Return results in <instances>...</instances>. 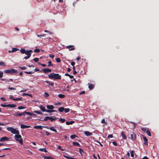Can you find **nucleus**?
I'll return each mask as SVG.
<instances>
[{
	"instance_id": "obj_61",
	"label": "nucleus",
	"mask_w": 159,
	"mask_h": 159,
	"mask_svg": "<svg viewBox=\"0 0 159 159\" xmlns=\"http://www.w3.org/2000/svg\"><path fill=\"white\" fill-rule=\"evenodd\" d=\"M112 144L115 146H117V143L115 141H113L112 142Z\"/></svg>"
},
{
	"instance_id": "obj_30",
	"label": "nucleus",
	"mask_w": 159,
	"mask_h": 159,
	"mask_svg": "<svg viewBox=\"0 0 159 159\" xmlns=\"http://www.w3.org/2000/svg\"><path fill=\"white\" fill-rule=\"evenodd\" d=\"M34 113H37L38 114H43L40 111L36 110V111H34Z\"/></svg>"
},
{
	"instance_id": "obj_53",
	"label": "nucleus",
	"mask_w": 159,
	"mask_h": 159,
	"mask_svg": "<svg viewBox=\"0 0 159 159\" xmlns=\"http://www.w3.org/2000/svg\"><path fill=\"white\" fill-rule=\"evenodd\" d=\"M3 76V73L2 71H0V78H1Z\"/></svg>"
},
{
	"instance_id": "obj_1",
	"label": "nucleus",
	"mask_w": 159,
	"mask_h": 159,
	"mask_svg": "<svg viewBox=\"0 0 159 159\" xmlns=\"http://www.w3.org/2000/svg\"><path fill=\"white\" fill-rule=\"evenodd\" d=\"M48 78L50 79H53L55 80H60L61 76L58 74L52 73L48 76Z\"/></svg>"
},
{
	"instance_id": "obj_20",
	"label": "nucleus",
	"mask_w": 159,
	"mask_h": 159,
	"mask_svg": "<svg viewBox=\"0 0 159 159\" xmlns=\"http://www.w3.org/2000/svg\"><path fill=\"white\" fill-rule=\"evenodd\" d=\"M16 107V105L13 104H8L7 107H10L11 108H13Z\"/></svg>"
},
{
	"instance_id": "obj_6",
	"label": "nucleus",
	"mask_w": 159,
	"mask_h": 159,
	"mask_svg": "<svg viewBox=\"0 0 159 159\" xmlns=\"http://www.w3.org/2000/svg\"><path fill=\"white\" fill-rule=\"evenodd\" d=\"M13 115L16 117L21 116V113H20L19 111H18L17 112H15V113L13 114Z\"/></svg>"
},
{
	"instance_id": "obj_36",
	"label": "nucleus",
	"mask_w": 159,
	"mask_h": 159,
	"mask_svg": "<svg viewBox=\"0 0 159 159\" xmlns=\"http://www.w3.org/2000/svg\"><path fill=\"white\" fill-rule=\"evenodd\" d=\"M13 129V128L11 127H8L7 128V130L10 131L11 132Z\"/></svg>"
},
{
	"instance_id": "obj_51",
	"label": "nucleus",
	"mask_w": 159,
	"mask_h": 159,
	"mask_svg": "<svg viewBox=\"0 0 159 159\" xmlns=\"http://www.w3.org/2000/svg\"><path fill=\"white\" fill-rule=\"evenodd\" d=\"M44 32H47V33H48L49 34H53V33L51 31H48V30H44Z\"/></svg>"
},
{
	"instance_id": "obj_5",
	"label": "nucleus",
	"mask_w": 159,
	"mask_h": 159,
	"mask_svg": "<svg viewBox=\"0 0 159 159\" xmlns=\"http://www.w3.org/2000/svg\"><path fill=\"white\" fill-rule=\"evenodd\" d=\"M9 139L6 137H3L1 138L0 140L1 142H4L5 141H7L9 140Z\"/></svg>"
},
{
	"instance_id": "obj_27",
	"label": "nucleus",
	"mask_w": 159,
	"mask_h": 159,
	"mask_svg": "<svg viewBox=\"0 0 159 159\" xmlns=\"http://www.w3.org/2000/svg\"><path fill=\"white\" fill-rule=\"evenodd\" d=\"M50 117H49V116H46L45 117V118L43 119V120H40L42 121H47L48 120H49L50 119Z\"/></svg>"
},
{
	"instance_id": "obj_38",
	"label": "nucleus",
	"mask_w": 159,
	"mask_h": 159,
	"mask_svg": "<svg viewBox=\"0 0 159 159\" xmlns=\"http://www.w3.org/2000/svg\"><path fill=\"white\" fill-rule=\"evenodd\" d=\"M22 95L23 96H28L30 97H31L32 96V95L31 94H29V93H23L22 94Z\"/></svg>"
},
{
	"instance_id": "obj_50",
	"label": "nucleus",
	"mask_w": 159,
	"mask_h": 159,
	"mask_svg": "<svg viewBox=\"0 0 159 159\" xmlns=\"http://www.w3.org/2000/svg\"><path fill=\"white\" fill-rule=\"evenodd\" d=\"M25 113L27 115L31 116L32 113H31L30 112H27L26 111H25Z\"/></svg>"
},
{
	"instance_id": "obj_52",
	"label": "nucleus",
	"mask_w": 159,
	"mask_h": 159,
	"mask_svg": "<svg viewBox=\"0 0 159 159\" xmlns=\"http://www.w3.org/2000/svg\"><path fill=\"white\" fill-rule=\"evenodd\" d=\"M39 60V59L38 58H35L33 59V60L34 61V62H37Z\"/></svg>"
},
{
	"instance_id": "obj_37",
	"label": "nucleus",
	"mask_w": 159,
	"mask_h": 159,
	"mask_svg": "<svg viewBox=\"0 0 159 159\" xmlns=\"http://www.w3.org/2000/svg\"><path fill=\"white\" fill-rule=\"evenodd\" d=\"M57 118H52L51 117H50L49 120H51V121H55L57 119Z\"/></svg>"
},
{
	"instance_id": "obj_8",
	"label": "nucleus",
	"mask_w": 159,
	"mask_h": 159,
	"mask_svg": "<svg viewBox=\"0 0 159 159\" xmlns=\"http://www.w3.org/2000/svg\"><path fill=\"white\" fill-rule=\"evenodd\" d=\"M32 52V51L31 50H27L26 51L25 54L27 56L30 57L31 55V52Z\"/></svg>"
},
{
	"instance_id": "obj_46",
	"label": "nucleus",
	"mask_w": 159,
	"mask_h": 159,
	"mask_svg": "<svg viewBox=\"0 0 159 159\" xmlns=\"http://www.w3.org/2000/svg\"><path fill=\"white\" fill-rule=\"evenodd\" d=\"M25 108V107L23 106H19L18 107V109L19 110L24 109Z\"/></svg>"
},
{
	"instance_id": "obj_26",
	"label": "nucleus",
	"mask_w": 159,
	"mask_h": 159,
	"mask_svg": "<svg viewBox=\"0 0 159 159\" xmlns=\"http://www.w3.org/2000/svg\"><path fill=\"white\" fill-rule=\"evenodd\" d=\"M39 150L41 152H47V151L45 148H40L39 149Z\"/></svg>"
},
{
	"instance_id": "obj_4",
	"label": "nucleus",
	"mask_w": 159,
	"mask_h": 159,
	"mask_svg": "<svg viewBox=\"0 0 159 159\" xmlns=\"http://www.w3.org/2000/svg\"><path fill=\"white\" fill-rule=\"evenodd\" d=\"M52 71V70L49 68H45L42 69L40 70V72H43L45 73H47L49 72H51Z\"/></svg>"
},
{
	"instance_id": "obj_3",
	"label": "nucleus",
	"mask_w": 159,
	"mask_h": 159,
	"mask_svg": "<svg viewBox=\"0 0 159 159\" xmlns=\"http://www.w3.org/2000/svg\"><path fill=\"white\" fill-rule=\"evenodd\" d=\"M4 72L5 73L13 74L14 73H16L17 72V70L13 69H11L7 70L4 71Z\"/></svg>"
},
{
	"instance_id": "obj_14",
	"label": "nucleus",
	"mask_w": 159,
	"mask_h": 159,
	"mask_svg": "<svg viewBox=\"0 0 159 159\" xmlns=\"http://www.w3.org/2000/svg\"><path fill=\"white\" fill-rule=\"evenodd\" d=\"M43 127H46L45 126H42L41 125L35 126L34 127V128L35 129H42Z\"/></svg>"
},
{
	"instance_id": "obj_22",
	"label": "nucleus",
	"mask_w": 159,
	"mask_h": 159,
	"mask_svg": "<svg viewBox=\"0 0 159 159\" xmlns=\"http://www.w3.org/2000/svg\"><path fill=\"white\" fill-rule=\"evenodd\" d=\"M94 85L93 84H91L89 86V88L90 89L92 90L94 87Z\"/></svg>"
},
{
	"instance_id": "obj_24",
	"label": "nucleus",
	"mask_w": 159,
	"mask_h": 159,
	"mask_svg": "<svg viewBox=\"0 0 159 159\" xmlns=\"http://www.w3.org/2000/svg\"><path fill=\"white\" fill-rule=\"evenodd\" d=\"M65 109V108L63 107H61L58 109V111L60 112H62Z\"/></svg>"
},
{
	"instance_id": "obj_11",
	"label": "nucleus",
	"mask_w": 159,
	"mask_h": 159,
	"mask_svg": "<svg viewBox=\"0 0 159 159\" xmlns=\"http://www.w3.org/2000/svg\"><path fill=\"white\" fill-rule=\"evenodd\" d=\"M121 135L122 136V139H126V137L125 134V132L123 131H122L121 132Z\"/></svg>"
},
{
	"instance_id": "obj_40",
	"label": "nucleus",
	"mask_w": 159,
	"mask_h": 159,
	"mask_svg": "<svg viewBox=\"0 0 159 159\" xmlns=\"http://www.w3.org/2000/svg\"><path fill=\"white\" fill-rule=\"evenodd\" d=\"M22 98H14V99H13L14 101H19V100H21L22 101Z\"/></svg>"
},
{
	"instance_id": "obj_47",
	"label": "nucleus",
	"mask_w": 159,
	"mask_h": 159,
	"mask_svg": "<svg viewBox=\"0 0 159 159\" xmlns=\"http://www.w3.org/2000/svg\"><path fill=\"white\" fill-rule=\"evenodd\" d=\"M59 120V121H61L62 123H64L66 121V120L64 119L60 118Z\"/></svg>"
},
{
	"instance_id": "obj_33",
	"label": "nucleus",
	"mask_w": 159,
	"mask_h": 159,
	"mask_svg": "<svg viewBox=\"0 0 159 159\" xmlns=\"http://www.w3.org/2000/svg\"><path fill=\"white\" fill-rule=\"evenodd\" d=\"M148 129V128H142L141 129V130L144 132H146V131H147Z\"/></svg>"
},
{
	"instance_id": "obj_57",
	"label": "nucleus",
	"mask_w": 159,
	"mask_h": 159,
	"mask_svg": "<svg viewBox=\"0 0 159 159\" xmlns=\"http://www.w3.org/2000/svg\"><path fill=\"white\" fill-rule=\"evenodd\" d=\"M8 89L10 90H15L16 89L14 88L9 87H8Z\"/></svg>"
},
{
	"instance_id": "obj_17",
	"label": "nucleus",
	"mask_w": 159,
	"mask_h": 159,
	"mask_svg": "<svg viewBox=\"0 0 159 159\" xmlns=\"http://www.w3.org/2000/svg\"><path fill=\"white\" fill-rule=\"evenodd\" d=\"M46 83L48 84L49 85L51 86H53L54 85V83H51L50 81H45Z\"/></svg>"
},
{
	"instance_id": "obj_25",
	"label": "nucleus",
	"mask_w": 159,
	"mask_h": 159,
	"mask_svg": "<svg viewBox=\"0 0 159 159\" xmlns=\"http://www.w3.org/2000/svg\"><path fill=\"white\" fill-rule=\"evenodd\" d=\"M58 96L60 98H64L65 97V95L64 94H60L58 95Z\"/></svg>"
},
{
	"instance_id": "obj_21",
	"label": "nucleus",
	"mask_w": 159,
	"mask_h": 159,
	"mask_svg": "<svg viewBox=\"0 0 159 159\" xmlns=\"http://www.w3.org/2000/svg\"><path fill=\"white\" fill-rule=\"evenodd\" d=\"M75 123V121H71L70 122L68 121H66V124L67 125H72L73 124Z\"/></svg>"
},
{
	"instance_id": "obj_28",
	"label": "nucleus",
	"mask_w": 159,
	"mask_h": 159,
	"mask_svg": "<svg viewBox=\"0 0 159 159\" xmlns=\"http://www.w3.org/2000/svg\"><path fill=\"white\" fill-rule=\"evenodd\" d=\"M20 52L23 53V54H24V53H25V52L26 51L25 50V49H24V48H21L20 50Z\"/></svg>"
},
{
	"instance_id": "obj_39",
	"label": "nucleus",
	"mask_w": 159,
	"mask_h": 159,
	"mask_svg": "<svg viewBox=\"0 0 159 159\" xmlns=\"http://www.w3.org/2000/svg\"><path fill=\"white\" fill-rule=\"evenodd\" d=\"M0 66H6V65L5 64L3 61H0Z\"/></svg>"
},
{
	"instance_id": "obj_49",
	"label": "nucleus",
	"mask_w": 159,
	"mask_h": 159,
	"mask_svg": "<svg viewBox=\"0 0 159 159\" xmlns=\"http://www.w3.org/2000/svg\"><path fill=\"white\" fill-rule=\"evenodd\" d=\"M19 67L21 70H25L26 69V67L25 66L20 67L19 66Z\"/></svg>"
},
{
	"instance_id": "obj_43",
	"label": "nucleus",
	"mask_w": 159,
	"mask_h": 159,
	"mask_svg": "<svg viewBox=\"0 0 159 159\" xmlns=\"http://www.w3.org/2000/svg\"><path fill=\"white\" fill-rule=\"evenodd\" d=\"M44 159H52L53 158H52L50 156H44Z\"/></svg>"
},
{
	"instance_id": "obj_42",
	"label": "nucleus",
	"mask_w": 159,
	"mask_h": 159,
	"mask_svg": "<svg viewBox=\"0 0 159 159\" xmlns=\"http://www.w3.org/2000/svg\"><path fill=\"white\" fill-rule=\"evenodd\" d=\"M24 72L27 74H31L34 73V72L25 71Z\"/></svg>"
},
{
	"instance_id": "obj_29",
	"label": "nucleus",
	"mask_w": 159,
	"mask_h": 159,
	"mask_svg": "<svg viewBox=\"0 0 159 159\" xmlns=\"http://www.w3.org/2000/svg\"><path fill=\"white\" fill-rule=\"evenodd\" d=\"M48 64L47 65L48 67H49L50 66H53V64H52V61H49L48 62Z\"/></svg>"
},
{
	"instance_id": "obj_2",
	"label": "nucleus",
	"mask_w": 159,
	"mask_h": 159,
	"mask_svg": "<svg viewBox=\"0 0 159 159\" xmlns=\"http://www.w3.org/2000/svg\"><path fill=\"white\" fill-rule=\"evenodd\" d=\"M14 138L15 140L18 142L19 143L21 144H23V139L21 138V136L19 134H16L14 136Z\"/></svg>"
},
{
	"instance_id": "obj_62",
	"label": "nucleus",
	"mask_w": 159,
	"mask_h": 159,
	"mask_svg": "<svg viewBox=\"0 0 159 159\" xmlns=\"http://www.w3.org/2000/svg\"><path fill=\"white\" fill-rule=\"evenodd\" d=\"M61 146H59L58 147V148L59 149H61V150L62 151H64L65 150V149H61Z\"/></svg>"
},
{
	"instance_id": "obj_31",
	"label": "nucleus",
	"mask_w": 159,
	"mask_h": 159,
	"mask_svg": "<svg viewBox=\"0 0 159 159\" xmlns=\"http://www.w3.org/2000/svg\"><path fill=\"white\" fill-rule=\"evenodd\" d=\"M131 156L132 157H134V150L130 151Z\"/></svg>"
},
{
	"instance_id": "obj_64",
	"label": "nucleus",
	"mask_w": 159,
	"mask_h": 159,
	"mask_svg": "<svg viewBox=\"0 0 159 159\" xmlns=\"http://www.w3.org/2000/svg\"><path fill=\"white\" fill-rule=\"evenodd\" d=\"M45 132L46 135L47 136H48L50 134L48 131H46Z\"/></svg>"
},
{
	"instance_id": "obj_15",
	"label": "nucleus",
	"mask_w": 159,
	"mask_h": 159,
	"mask_svg": "<svg viewBox=\"0 0 159 159\" xmlns=\"http://www.w3.org/2000/svg\"><path fill=\"white\" fill-rule=\"evenodd\" d=\"M39 107L42 111H46V109H45V107L43 106L40 105L39 106Z\"/></svg>"
},
{
	"instance_id": "obj_7",
	"label": "nucleus",
	"mask_w": 159,
	"mask_h": 159,
	"mask_svg": "<svg viewBox=\"0 0 159 159\" xmlns=\"http://www.w3.org/2000/svg\"><path fill=\"white\" fill-rule=\"evenodd\" d=\"M11 133H13V134H19V131L14 128H13L12 130Z\"/></svg>"
},
{
	"instance_id": "obj_13",
	"label": "nucleus",
	"mask_w": 159,
	"mask_h": 159,
	"mask_svg": "<svg viewBox=\"0 0 159 159\" xmlns=\"http://www.w3.org/2000/svg\"><path fill=\"white\" fill-rule=\"evenodd\" d=\"M131 139L132 140H135L136 139V135L134 133L131 134Z\"/></svg>"
},
{
	"instance_id": "obj_12",
	"label": "nucleus",
	"mask_w": 159,
	"mask_h": 159,
	"mask_svg": "<svg viewBox=\"0 0 159 159\" xmlns=\"http://www.w3.org/2000/svg\"><path fill=\"white\" fill-rule=\"evenodd\" d=\"M30 125H26L23 124H21L20 125V127L21 129H25L27 128H29L30 127Z\"/></svg>"
},
{
	"instance_id": "obj_18",
	"label": "nucleus",
	"mask_w": 159,
	"mask_h": 159,
	"mask_svg": "<svg viewBox=\"0 0 159 159\" xmlns=\"http://www.w3.org/2000/svg\"><path fill=\"white\" fill-rule=\"evenodd\" d=\"M65 155H63V156L64 157L66 158L67 159H75V158H71L68 156H66V155H68L66 153H65Z\"/></svg>"
},
{
	"instance_id": "obj_19",
	"label": "nucleus",
	"mask_w": 159,
	"mask_h": 159,
	"mask_svg": "<svg viewBox=\"0 0 159 159\" xmlns=\"http://www.w3.org/2000/svg\"><path fill=\"white\" fill-rule=\"evenodd\" d=\"M47 107L48 109H53L54 108L53 106L52 105H47Z\"/></svg>"
},
{
	"instance_id": "obj_35",
	"label": "nucleus",
	"mask_w": 159,
	"mask_h": 159,
	"mask_svg": "<svg viewBox=\"0 0 159 159\" xmlns=\"http://www.w3.org/2000/svg\"><path fill=\"white\" fill-rule=\"evenodd\" d=\"M77 137V136L75 134H72L70 136V138L71 139H73L75 137Z\"/></svg>"
},
{
	"instance_id": "obj_32",
	"label": "nucleus",
	"mask_w": 159,
	"mask_h": 159,
	"mask_svg": "<svg viewBox=\"0 0 159 159\" xmlns=\"http://www.w3.org/2000/svg\"><path fill=\"white\" fill-rule=\"evenodd\" d=\"M19 50V49L18 48H12V52H14L17 51H18Z\"/></svg>"
},
{
	"instance_id": "obj_54",
	"label": "nucleus",
	"mask_w": 159,
	"mask_h": 159,
	"mask_svg": "<svg viewBox=\"0 0 159 159\" xmlns=\"http://www.w3.org/2000/svg\"><path fill=\"white\" fill-rule=\"evenodd\" d=\"M56 60L57 62H60L61 61L60 58L59 57L56 58Z\"/></svg>"
},
{
	"instance_id": "obj_10",
	"label": "nucleus",
	"mask_w": 159,
	"mask_h": 159,
	"mask_svg": "<svg viewBox=\"0 0 159 159\" xmlns=\"http://www.w3.org/2000/svg\"><path fill=\"white\" fill-rule=\"evenodd\" d=\"M143 139L144 141V144L145 145H146L147 146H148V141L147 139L144 136H143Z\"/></svg>"
},
{
	"instance_id": "obj_44",
	"label": "nucleus",
	"mask_w": 159,
	"mask_h": 159,
	"mask_svg": "<svg viewBox=\"0 0 159 159\" xmlns=\"http://www.w3.org/2000/svg\"><path fill=\"white\" fill-rule=\"evenodd\" d=\"M146 133H147V134L149 136H151V135L149 130L148 129L147 131H146Z\"/></svg>"
},
{
	"instance_id": "obj_58",
	"label": "nucleus",
	"mask_w": 159,
	"mask_h": 159,
	"mask_svg": "<svg viewBox=\"0 0 159 159\" xmlns=\"http://www.w3.org/2000/svg\"><path fill=\"white\" fill-rule=\"evenodd\" d=\"M61 103L60 102H58L55 103V105L56 106L61 105Z\"/></svg>"
},
{
	"instance_id": "obj_48",
	"label": "nucleus",
	"mask_w": 159,
	"mask_h": 159,
	"mask_svg": "<svg viewBox=\"0 0 159 159\" xmlns=\"http://www.w3.org/2000/svg\"><path fill=\"white\" fill-rule=\"evenodd\" d=\"M101 123L102 124H104L105 125L107 124V122H106L105 121V119H103Z\"/></svg>"
},
{
	"instance_id": "obj_56",
	"label": "nucleus",
	"mask_w": 159,
	"mask_h": 159,
	"mask_svg": "<svg viewBox=\"0 0 159 159\" xmlns=\"http://www.w3.org/2000/svg\"><path fill=\"white\" fill-rule=\"evenodd\" d=\"M49 57L51 58H53L54 57V55L52 54H49Z\"/></svg>"
},
{
	"instance_id": "obj_55",
	"label": "nucleus",
	"mask_w": 159,
	"mask_h": 159,
	"mask_svg": "<svg viewBox=\"0 0 159 159\" xmlns=\"http://www.w3.org/2000/svg\"><path fill=\"white\" fill-rule=\"evenodd\" d=\"M1 80L2 81H5L6 82H9V80L5 79H2Z\"/></svg>"
},
{
	"instance_id": "obj_23",
	"label": "nucleus",
	"mask_w": 159,
	"mask_h": 159,
	"mask_svg": "<svg viewBox=\"0 0 159 159\" xmlns=\"http://www.w3.org/2000/svg\"><path fill=\"white\" fill-rule=\"evenodd\" d=\"M73 145L74 146H80V144L77 142H73Z\"/></svg>"
},
{
	"instance_id": "obj_45",
	"label": "nucleus",
	"mask_w": 159,
	"mask_h": 159,
	"mask_svg": "<svg viewBox=\"0 0 159 159\" xmlns=\"http://www.w3.org/2000/svg\"><path fill=\"white\" fill-rule=\"evenodd\" d=\"M65 113L68 112L70 111V109L69 108H65L64 110Z\"/></svg>"
},
{
	"instance_id": "obj_41",
	"label": "nucleus",
	"mask_w": 159,
	"mask_h": 159,
	"mask_svg": "<svg viewBox=\"0 0 159 159\" xmlns=\"http://www.w3.org/2000/svg\"><path fill=\"white\" fill-rule=\"evenodd\" d=\"M40 51V49L38 48L35 49L34 50V52L36 53H39Z\"/></svg>"
},
{
	"instance_id": "obj_9",
	"label": "nucleus",
	"mask_w": 159,
	"mask_h": 159,
	"mask_svg": "<svg viewBox=\"0 0 159 159\" xmlns=\"http://www.w3.org/2000/svg\"><path fill=\"white\" fill-rule=\"evenodd\" d=\"M66 48L69 49L70 51L73 50L75 49V48H74V46L73 45H69L68 46H66Z\"/></svg>"
},
{
	"instance_id": "obj_34",
	"label": "nucleus",
	"mask_w": 159,
	"mask_h": 159,
	"mask_svg": "<svg viewBox=\"0 0 159 159\" xmlns=\"http://www.w3.org/2000/svg\"><path fill=\"white\" fill-rule=\"evenodd\" d=\"M49 129H50V130H51L52 131L54 132H55L56 133H57V130H56V129H54L53 128V127H50L49 128Z\"/></svg>"
},
{
	"instance_id": "obj_59",
	"label": "nucleus",
	"mask_w": 159,
	"mask_h": 159,
	"mask_svg": "<svg viewBox=\"0 0 159 159\" xmlns=\"http://www.w3.org/2000/svg\"><path fill=\"white\" fill-rule=\"evenodd\" d=\"M1 106L3 107H7L8 105H4L2 104L1 105Z\"/></svg>"
},
{
	"instance_id": "obj_60",
	"label": "nucleus",
	"mask_w": 159,
	"mask_h": 159,
	"mask_svg": "<svg viewBox=\"0 0 159 159\" xmlns=\"http://www.w3.org/2000/svg\"><path fill=\"white\" fill-rule=\"evenodd\" d=\"M40 65H41V66H43V67H45L46 66V65L45 64H43L41 63H38Z\"/></svg>"
},
{
	"instance_id": "obj_16",
	"label": "nucleus",
	"mask_w": 159,
	"mask_h": 159,
	"mask_svg": "<svg viewBox=\"0 0 159 159\" xmlns=\"http://www.w3.org/2000/svg\"><path fill=\"white\" fill-rule=\"evenodd\" d=\"M84 134L87 136H89L93 135L91 133H90L88 131H85L84 132Z\"/></svg>"
},
{
	"instance_id": "obj_63",
	"label": "nucleus",
	"mask_w": 159,
	"mask_h": 159,
	"mask_svg": "<svg viewBox=\"0 0 159 159\" xmlns=\"http://www.w3.org/2000/svg\"><path fill=\"white\" fill-rule=\"evenodd\" d=\"M0 99L3 101H6V98L4 97H2Z\"/></svg>"
}]
</instances>
